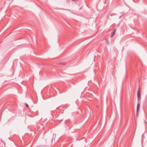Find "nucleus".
Returning <instances> with one entry per match:
<instances>
[{
	"label": "nucleus",
	"mask_w": 147,
	"mask_h": 147,
	"mask_svg": "<svg viewBox=\"0 0 147 147\" xmlns=\"http://www.w3.org/2000/svg\"><path fill=\"white\" fill-rule=\"evenodd\" d=\"M115 29H114L111 33V37L112 38L115 34Z\"/></svg>",
	"instance_id": "nucleus-2"
},
{
	"label": "nucleus",
	"mask_w": 147,
	"mask_h": 147,
	"mask_svg": "<svg viewBox=\"0 0 147 147\" xmlns=\"http://www.w3.org/2000/svg\"><path fill=\"white\" fill-rule=\"evenodd\" d=\"M138 111H137V110L136 109V115H137V116L138 115Z\"/></svg>",
	"instance_id": "nucleus-6"
},
{
	"label": "nucleus",
	"mask_w": 147,
	"mask_h": 147,
	"mask_svg": "<svg viewBox=\"0 0 147 147\" xmlns=\"http://www.w3.org/2000/svg\"><path fill=\"white\" fill-rule=\"evenodd\" d=\"M26 107H28V105L27 104H26Z\"/></svg>",
	"instance_id": "nucleus-7"
},
{
	"label": "nucleus",
	"mask_w": 147,
	"mask_h": 147,
	"mask_svg": "<svg viewBox=\"0 0 147 147\" xmlns=\"http://www.w3.org/2000/svg\"><path fill=\"white\" fill-rule=\"evenodd\" d=\"M78 0H71V1L72 2H76L78 1Z\"/></svg>",
	"instance_id": "nucleus-5"
},
{
	"label": "nucleus",
	"mask_w": 147,
	"mask_h": 147,
	"mask_svg": "<svg viewBox=\"0 0 147 147\" xmlns=\"http://www.w3.org/2000/svg\"><path fill=\"white\" fill-rule=\"evenodd\" d=\"M108 40H107L106 41V42L107 43V42H108Z\"/></svg>",
	"instance_id": "nucleus-9"
},
{
	"label": "nucleus",
	"mask_w": 147,
	"mask_h": 147,
	"mask_svg": "<svg viewBox=\"0 0 147 147\" xmlns=\"http://www.w3.org/2000/svg\"><path fill=\"white\" fill-rule=\"evenodd\" d=\"M140 86H139V89L138 91L137 92V98L138 100L140 99Z\"/></svg>",
	"instance_id": "nucleus-1"
},
{
	"label": "nucleus",
	"mask_w": 147,
	"mask_h": 147,
	"mask_svg": "<svg viewBox=\"0 0 147 147\" xmlns=\"http://www.w3.org/2000/svg\"><path fill=\"white\" fill-rule=\"evenodd\" d=\"M123 49H124V47H123V49H122V51H123Z\"/></svg>",
	"instance_id": "nucleus-10"
},
{
	"label": "nucleus",
	"mask_w": 147,
	"mask_h": 147,
	"mask_svg": "<svg viewBox=\"0 0 147 147\" xmlns=\"http://www.w3.org/2000/svg\"><path fill=\"white\" fill-rule=\"evenodd\" d=\"M105 1H106V0H104Z\"/></svg>",
	"instance_id": "nucleus-11"
},
{
	"label": "nucleus",
	"mask_w": 147,
	"mask_h": 147,
	"mask_svg": "<svg viewBox=\"0 0 147 147\" xmlns=\"http://www.w3.org/2000/svg\"><path fill=\"white\" fill-rule=\"evenodd\" d=\"M139 107H140V105L139 103H138L137 105V109H136L137 110V111H138V109H139Z\"/></svg>",
	"instance_id": "nucleus-3"
},
{
	"label": "nucleus",
	"mask_w": 147,
	"mask_h": 147,
	"mask_svg": "<svg viewBox=\"0 0 147 147\" xmlns=\"http://www.w3.org/2000/svg\"><path fill=\"white\" fill-rule=\"evenodd\" d=\"M104 3H105V4H106V2L105 1H104Z\"/></svg>",
	"instance_id": "nucleus-8"
},
{
	"label": "nucleus",
	"mask_w": 147,
	"mask_h": 147,
	"mask_svg": "<svg viewBox=\"0 0 147 147\" xmlns=\"http://www.w3.org/2000/svg\"><path fill=\"white\" fill-rule=\"evenodd\" d=\"M60 64L62 65H65V63H61Z\"/></svg>",
	"instance_id": "nucleus-4"
}]
</instances>
